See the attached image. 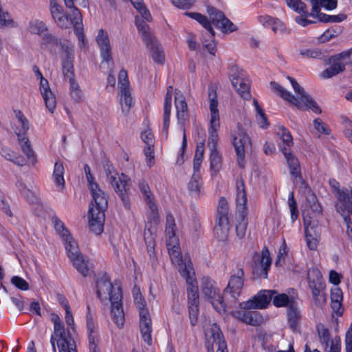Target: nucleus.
<instances>
[{"instance_id":"f257e3e1","label":"nucleus","mask_w":352,"mask_h":352,"mask_svg":"<svg viewBox=\"0 0 352 352\" xmlns=\"http://www.w3.org/2000/svg\"><path fill=\"white\" fill-rule=\"evenodd\" d=\"M96 294L98 298L102 301V296L107 299V295L111 303V314L113 320L119 328L124 326L125 321L122 308V292L120 286L115 287L111 283L109 276L103 274L96 279Z\"/></svg>"},{"instance_id":"f03ea898","label":"nucleus","mask_w":352,"mask_h":352,"mask_svg":"<svg viewBox=\"0 0 352 352\" xmlns=\"http://www.w3.org/2000/svg\"><path fill=\"white\" fill-rule=\"evenodd\" d=\"M287 78L289 80L294 91L300 96V101L278 83L272 81L270 85L274 91L277 92L282 98L293 104L297 108L302 109L304 104L308 109H311L314 113L318 114L321 113L322 111L317 102L305 92V89L297 81L290 76H287Z\"/></svg>"},{"instance_id":"7ed1b4c3","label":"nucleus","mask_w":352,"mask_h":352,"mask_svg":"<svg viewBox=\"0 0 352 352\" xmlns=\"http://www.w3.org/2000/svg\"><path fill=\"white\" fill-rule=\"evenodd\" d=\"M103 168L108 180L122 202L124 207L126 210H130L131 178L124 173H122L117 177L118 175V173L108 160L103 162Z\"/></svg>"},{"instance_id":"20e7f679","label":"nucleus","mask_w":352,"mask_h":352,"mask_svg":"<svg viewBox=\"0 0 352 352\" xmlns=\"http://www.w3.org/2000/svg\"><path fill=\"white\" fill-rule=\"evenodd\" d=\"M236 212L238 213L237 221L238 223L236 225V236L239 239L245 236L248 219H247V195L245 192V186L243 179L241 177L236 181Z\"/></svg>"},{"instance_id":"39448f33","label":"nucleus","mask_w":352,"mask_h":352,"mask_svg":"<svg viewBox=\"0 0 352 352\" xmlns=\"http://www.w3.org/2000/svg\"><path fill=\"white\" fill-rule=\"evenodd\" d=\"M208 98L210 100V110L211 113L210 126L209 128V137L208 145L210 150L217 149L218 133L217 128L219 126V114L218 110L217 94L215 88L210 86L208 88Z\"/></svg>"},{"instance_id":"423d86ee","label":"nucleus","mask_w":352,"mask_h":352,"mask_svg":"<svg viewBox=\"0 0 352 352\" xmlns=\"http://www.w3.org/2000/svg\"><path fill=\"white\" fill-rule=\"evenodd\" d=\"M201 293L210 302L214 309L219 314L226 312V304L215 283L210 277L204 276L201 280Z\"/></svg>"},{"instance_id":"0eeeda50","label":"nucleus","mask_w":352,"mask_h":352,"mask_svg":"<svg viewBox=\"0 0 352 352\" xmlns=\"http://www.w3.org/2000/svg\"><path fill=\"white\" fill-rule=\"evenodd\" d=\"M328 63L330 66L324 69L320 74L322 78H330L345 70L347 65L352 64V51L349 50L338 53L328 58Z\"/></svg>"},{"instance_id":"6e6552de","label":"nucleus","mask_w":352,"mask_h":352,"mask_svg":"<svg viewBox=\"0 0 352 352\" xmlns=\"http://www.w3.org/2000/svg\"><path fill=\"white\" fill-rule=\"evenodd\" d=\"M336 208L346 225V234L349 239L352 240V193L350 195L346 190L339 191Z\"/></svg>"},{"instance_id":"1a4fd4ad","label":"nucleus","mask_w":352,"mask_h":352,"mask_svg":"<svg viewBox=\"0 0 352 352\" xmlns=\"http://www.w3.org/2000/svg\"><path fill=\"white\" fill-rule=\"evenodd\" d=\"M54 333L56 338L59 352H77L74 339L68 332L66 333L65 327L58 315H53Z\"/></svg>"},{"instance_id":"9d476101","label":"nucleus","mask_w":352,"mask_h":352,"mask_svg":"<svg viewBox=\"0 0 352 352\" xmlns=\"http://www.w3.org/2000/svg\"><path fill=\"white\" fill-rule=\"evenodd\" d=\"M16 117L21 127L19 131L15 132L18 137V142L23 153L29 160L34 163L36 161L34 152L32 150L30 140L26 135V133L29 130V122L20 111L16 112Z\"/></svg>"},{"instance_id":"9b49d317","label":"nucleus","mask_w":352,"mask_h":352,"mask_svg":"<svg viewBox=\"0 0 352 352\" xmlns=\"http://www.w3.org/2000/svg\"><path fill=\"white\" fill-rule=\"evenodd\" d=\"M228 76L232 86L239 94L245 100L251 98L248 80L245 79V72L238 65L232 64L229 66Z\"/></svg>"},{"instance_id":"f8f14e48","label":"nucleus","mask_w":352,"mask_h":352,"mask_svg":"<svg viewBox=\"0 0 352 352\" xmlns=\"http://www.w3.org/2000/svg\"><path fill=\"white\" fill-rule=\"evenodd\" d=\"M180 274L186 279L188 305H199V292L197 281L195 278V271L192 265L188 264L180 270Z\"/></svg>"},{"instance_id":"ddd939ff","label":"nucleus","mask_w":352,"mask_h":352,"mask_svg":"<svg viewBox=\"0 0 352 352\" xmlns=\"http://www.w3.org/2000/svg\"><path fill=\"white\" fill-rule=\"evenodd\" d=\"M272 264V259L268 248L265 246L261 254L255 253L252 271L258 278H267L268 270Z\"/></svg>"},{"instance_id":"4468645a","label":"nucleus","mask_w":352,"mask_h":352,"mask_svg":"<svg viewBox=\"0 0 352 352\" xmlns=\"http://www.w3.org/2000/svg\"><path fill=\"white\" fill-rule=\"evenodd\" d=\"M244 272L242 268H238L230 276L228 286L224 289V294H230L235 302L239 296L244 285Z\"/></svg>"},{"instance_id":"2eb2a0df","label":"nucleus","mask_w":352,"mask_h":352,"mask_svg":"<svg viewBox=\"0 0 352 352\" xmlns=\"http://www.w3.org/2000/svg\"><path fill=\"white\" fill-rule=\"evenodd\" d=\"M279 147L286 158L293 182L296 184L298 183L304 184L305 181L302 177L300 165L298 158L291 152H289L287 147L281 146H279Z\"/></svg>"},{"instance_id":"dca6fc26","label":"nucleus","mask_w":352,"mask_h":352,"mask_svg":"<svg viewBox=\"0 0 352 352\" xmlns=\"http://www.w3.org/2000/svg\"><path fill=\"white\" fill-rule=\"evenodd\" d=\"M249 142L250 138L243 130L239 129L233 136L232 144L237 155L238 164L241 168L245 166V146Z\"/></svg>"},{"instance_id":"f3484780","label":"nucleus","mask_w":352,"mask_h":352,"mask_svg":"<svg viewBox=\"0 0 352 352\" xmlns=\"http://www.w3.org/2000/svg\"><path fill=\"white\" fill-rule=\"evenodd\" d=\"M274 294H276L275 290L261 291L252 300L244 302L243 308L245 309L265 308L272 300Z\"/></svg>"},{"instance_id":"a211bd4d","label":"nucleus","mask_w":352,"mask_h":352,"mask_svg":"<svg viewBox=\"0 0 352 352\" xmlns=\"http://www.w3.org/2000/svg\"><path fill=\"white\" fill-rule=\"evenodd\" d=\"M65 6L71 10L69 21L74 25L76 34L79 40L83 41V28L82 15L80 10L74 6V0H64Z\"/></svg>"},{"instance_id":"6ab92c4d","label":"nucleus","mask_w":352,"mask_h":352,"mask_svg":"<svg viewBox=\"0 0 352 352\" xmlns=\"http://www.w3.org/2000/svg\"><path fill=\"white\" fill-rule=\"evenodd\" d=\"M185 14L198 21L205 28L206 31L202 33V43L204 47L206 43L214 39L215 32L206 16L198 12H186Z\"/></svg>"},{"instance_id":"aec40b11","label":"nucleus","mask_w":352,"mask_h":352,"mask_svg":"<svg viewBox=\"0 0 352 352\" xmlns=\"http://www.w3.org/2000/svg\"><path fill=\"white\" fill-rule=\"evenodd\" d=\"M140 330L143 340L148 344H152V322L148 310H142L139 313Z\"/></svg>"},{"instance_id":"412c9836","label":"nucleus","mask_w":352,"mask_h":352,"mask_svg":"<svg viewBox=\"0 0 352 352\" xmlns=\"http://www.w3.org/2000/svg\"><path fill=\"white\" fill-rule=\"evenodd\" d=\"M96 41L100 47V54L102 58V63L106 62L113 63V58L111 56V47L109 43V36L104 30L100 29L98 31L96 36Z\"/></svg>"},{"instance_id":"4be33fe9","label":"nucleus","mask_w":352,"mask_h":352,"mask_svg":"<svg viewBox=\"0 0 352 352\" xmlns=\"http://www.w3.org/2000/svg\"><path fill=\"white\" fill-rule=\"evenodd\" d=\"M90 192L91 193L95 206L92 207L94 212H102L104 213L108 206V197L102 190L98 184H91Z\"/></svg>"},{"instance_id":"5701e85b","label":"nucleus","mask_w":352,"mask_h":352,"mask_svg":"<svg viewBox=\"0 0 352 352\" xmlns=\"http://www.w3.org/2000/svg\"><path fill=\"white\" fill-rule=\"evenodd\" d=\"M194 173L187 184L189 195L195 199H199L204 194L203 180L199 171L193 170Z\"/></svg>"},{"instance_id":"b1692460","label":"nucleus","mask_w":352,"mask_h":352,"mask_svg":"<svg viewBox=\"0 0 352 352\" xmlns=\"http://www.w3.org/2000/svg\"><path fill=\"white\" fill-rule=\"evenodd\" d=\"M234 316L241 322L252 325H261L263 321V316L257 311L242 310L233 314Z\"/></svg>"},{"instance_id":"393cba45","label":"nucleus","mask_w":352,"mask_h":352,"mask_svg":"<svg viewBox=\"0 0 352 352\" xmlns=\"http://www.w3.org/2000/svg\"><path fill=\"white\" fill-rule=\"evenodd\" d=\"M93 208H89L88 218L90 230L96 235H100L103 232L104 222L105 219L104 213L102 212H94Z\"/></svg>"},{"instance_id":"a878e982","label":"nucleus","mask_w":352,"mask_h":352,"mask_svg":"<svg viewBox=\"0 0 352 352\" xmlns=\"http://www.w3.org/2000/svg\"><path fill=\"white\" fill-rule=\"evenodd\" d=\"M39 79L40 91L45 106L51 113H53L56 105V97L50 89L47 80L44 78L43 76L39 78Z\"/></svg>"},{"instance_id":"bb28decb","label":"nucleus","mask_w":352,"mask_h":352,"mask_svg":"<svg viewBox=\"0 0 352 352\" xmlns=\"http://www.w3.org/2000/svg\"><path fill=\"white\" fill-rule=\"evenodd\" d=\"M139 188L144 196V200L148 205V207L152 212L153 214V219L155 223L158 222V213H157V207L156 204L153 201V196L151 192L150 187L148 183L142 180L139 182Z\"/></svg>"},{"instance_id":"cd10ccee","label":"nucleus","mask_w":352,"mask_h":352,"mask_svg":"<svg viewBox=\"0 0 352 352\" xmlns=\"http://www.w3.org/2000/svg\"><path fill=\"white\" fill-rule=\"evenodd\" d=\"M322 208L318 201L316 196L314 193L307 195L306 197V203L305 204V210L302 212L305 223L307 222L306 217L309 218L313 217L311 214H319L322 212Z\"/></svg>"},{"instance_id":"c85d7f7f","label":"nucleus","mask_w":352,"mask_h":352,"mask_svg":"<svg viewBox=\"0 0 352 352\" xmlns=\"http://www.w3.org/2000/svg\"><path fill=\"white\" fill-rule=\"evenodd\" d=\"M206 336H210L213 338V341L218 346L217 352H225L227 349L226 342L220 327L215 323L212 324L208 329L206 331Z\"/></svg>"},{"instance_id":"c756f323","label":"nucleus","mask_w":352,"mask_h":352,"mask_svg":"<svg viewBox=\"0 0 352 352\" xmlns=\"http://www.w3.org/2000/svg\"><path fill=\"white\" fill-rule=\"evenodd\" d=\"M175 105L179 122H184L188 118V109L185 98L180 91L175 92Z\"/></svg>"},{"instance_id":"7c9ffc66","label":"nucleus","mask_w":352,"mask_h":352,"mask_svg":"<svg viewBox=\"0 0 352 352\" xmlns=\"http://www.w3.org/2000/svg\"><path fill=\"white\" fill-rule=\"evenodd\" d=\"M144 43L146 47L150 50L153 61L158 64H163L165 60L164 52L156 38L155 37Z\"/></svg>"},{"instance_id":"2f4dec72","label":"nucleus","mask_w":352,"mask_h":352,"mask_svg":"<svg viewBox=\"0 0 352 352\" xmlns=\"http://www.w3.org/2000/svg\"><path fill=\"white\" fill-rule=\"evenodd\" d=\"M230 228L229 219H217L216 225L213 229L214 236L219 241H226L228 238Z\"/></svg>"},{"instance_id":"473e14b6","label":"nucleus","mask_w":352,"mask_h":352,"mask_svg":"<svg viewBox=\"0 0 352 352\" xmlns=\"http://www.w3.org/2000/svg\"><path fill=\"white\" fill-rule=\"evenodd\" d=\"M305 240L307 242V245L310 250H314L316 249L318 245L316 238L319 235V233L318 232V227H314V226H311L310 221L305 222Z\"/></svg>"},{"instance_id":"72a5a7b5","label":"nucleus","mask_w":352,"mask_h":352,"mask_svg":"<svg viewBox=\"0 0 352 352\" xmlns=\"http://www.w3.org/2000/svg\"><path fill=\"white\" fill-rule=\"evenodd\" d=\"M73 265L83 276L89 275V270L91 267L89 259L87 256L80 254L77 256L70 258Z\"/></svg>"},{"instance_id":"f704fd0d","label":"nucleus","mask_w":352,"mask_h":352,"mask_svg":"<svg viewBox=\"0 0 352 352\" xmlns=\"http://www.w3.org/2000/svg\"><path fill=\"white\" fill-rule=\"evenodd\" d=\"M300 312L297 307V303L292 304L287 308V320L289 327L293 331H297L299 327Z\"/></svg>"},{"instance_id":"c9c22d12","label":"nucleus","mask_w":352,"mask_h":352,"mask_svg":"<svg viewBox=\"0 0 352 352\" xmlns=\"http://www.w3.org/2000/svg\"><path fill=\"white\" fill-rule=\"evenodd\" d=\"M61 43H69L67 41H60L52 34H45L42 38L41 45L45 46L51 53H56V50Z\"/></svg>"},{"instance_id":"e433bc0d","label":"nucleus","mask_w":352,"mask_h":352,"mask_svg":"<svg viewBox=\"0 0 352 352\" xmlns=\"http://www.w3.org/2000/svg\"><path fill=\"white\" fill-rule=\"evenodd\" d=\"M296 298L292 295H288L287 294H276L273 295L272 302L273 305L276 307H289L292 304L296 302Z\"/></svg>"},{"instance_id":"4c0bfd02","label":"nucleus","mask_w":352,"mask_h":352,"mask_svg":"<svg viewBox=\"0 0 352 352\" xmlns=\"http://www.w3.org/2000/svg\"><path fill=\"white\" fill-rule=\"evenodd\" d=\"M120 95L122 111L124 115H126L133 104V99L129 88L122 87V89H120Z\"/></svg>"},{"instance_id":"58836bf2","label":"nucleus","mask_w":352,"mask_h":352,"mask_svg":"<svg viewBox=\"0 0 352 352\" xmlns=\"http://www.w3.org/2000/svg\"><path fill=\"white\" fill-rule=\"evenodd\" d=\"M178 249L177 247L173 246L171 249H169L168 253L172 263L177 267L180 272V270H183L186 265L188 264L192 265V264L190 260L188 261L183 260L182 256Z\"/></svg>"},{"instance_id":"ea45409f","label":"nucleus","mask_w":352,"mask_h":352,"mask_svg":"<svg viewBox=\"0 0 352 352\" xmlns=\"http://www.w3.org/2000/svg\"><path fill=\"white\" fill-rule=\"evenodd\" d=\"M0 153L5 159L12 162L14 164L19 166H23L26 163L25 160L23 157L20 156L8 147L1 148Z\"/></svg>"},{"instance_id":"a19ab883","label":"nucleus","mask_w":352,"mask_h":352,"mask_svg":"<svg viewBox=\"0 0 352 352\" xmlns=\"http://www.w3.org/2000/svg\"><path fill=\"white\" fill-rule=\"evenodd\" d=\"M63 241H65V250L69 259L82 254L79 251L77 243L74 241L72 235H67Z\"/></svg>"},{"instance_id":"79ce46f5","label":"nucleus","mask_w":352,"mask_h":352,"mask_svg":"<svg viewBox=\"0 0 352 352\" xmlns=\"http://www.w3.org/2000/svg\"><path fill=\"white\" fill-rule=\"evenodd\" d=\"M69 82V94L72 99L75 103H79L82 101L83 94L80 88L79 85L75 80L74 78L70 76Z\"/></svg>"},{"instance_id":"37998d69","label":"nucleus","mask_w":352,"mask_h":352,"mask_svg":"<svg viewBox=\"0 0 352 352\" xmlns=\"http://www.w3.org/2000/svg\"><path fill=\"white\" fill-rule=\"evenodd\" d=\"M144 241L151 261L154 263L156 261V256L155 253V238L149 229L147 232H144Z\"/></svg>"},{"instance_id":"c03bdc74","label":"nucleus","mask_w":352,"mask_h":352,"mask_svg":"<svg viewBox=\"0 0 352 352\" xmlns=\"http://www.w3.org/2000/svg\"><path fill=\"white\" fill-rule=\"evenodd\" d=\"M135 25L138 32L141 33L144 43L155 38L150 31L148 25L144 20H140L136 17Z\"/></svg>"},{"instance_id":"a18cd8bd","label":"nucleus","mask_w":352,"mask_h":352,"mask_svg":"<svg viewBox=\"0 0 352 352\" xmlns=\"http://www.w3.org/2000/svg\"><path fill=\"white\" fill-rule=\"evenodd\" d=\"M64 167L62 163L56 162L53 173V178L57 186H60L63 189L65 187V179L63 177Z\"/></svg>"},{"instance_id":"49530a36","label":"nucleus","mask_w":352,"mask_h":352,"mask_svg":"<svg viewBox=\"0 0 352 352\" xmlns=\"http://www.w3.org/2000/svg\"><path fill=\"white\" fill-rule=\"evenodd\" d=\"M308 278L309 280V287L311 289L313 298L316 302L319 301L320 297H322L320 294L324 288V285L319 277L317 278V280H311L309 272H308Z\"/></svg>"},{"instance_id":"de8ad7c7","label":"nucleus","mask_w":352,"mask_h":352,"mask_svg":"<svg viewBox=\"0 0 352 352\" xmlns=\"http://www.w3.org/2000/svg\"><path fill=\"white\" fill-rule=\"evenodd\" d=\"M28 30L31 34L40 35L46 32L47 28L42 21L33 19L29 22Z\"/></svg>"},{"instance_id":"09e8293b","label":"nucleus","mask_w":352,"mask_h":352,"mask_svg":"<svg viewBox=\"0 0 352 352\" xmlns=\"http://www.w3.org/2000/svg\"><path fill=\"white\" fill-rule=\"evenodd\" d=\"M204 148L205 144L204 141L197 144L193 160V170L199 171L200 170V166L204 158Z\"/></svg>"},{"instance_id":"8fccbe9b","label":"nucleus","mask_w":352,"mask_h":352,"mask_svg":"<svg viewBox=\"0 0 352 352\" xmlns=\"http://www.w3.org/2000/svg\"><path fill=\"white\" fill-rule=\"evenodd\" d=\"M208 13L210 18V21L209 20V21L211 25H214L216 28L219 25L223 19L226 17L225 14L221 11L217 10L214 7H208Z\"/></svg>"},{"instance_id":"3c124183","label":"nucleus","mask_w":352,"mask_h":352,"mask_svg":"<svg viewBox=\"0 0 352 352\" xmlns=\"http://www.w3.org/2000/svg\"><path fill=\"white\" fill-rule=\"evenodd\" d=\"M286 3L287 6L294 10L296 12L305 16L309 15L306 5L301 0H286Z\"/></svg>"},{"instance_id":"603ef678","label":"nucleus","mask_w":352,"mask_h":352,"mask_svg":"<svg viewBox=\"0 0 352 352\" xmlns=\"http://www.w3.org/2000/svg\"><path fill=\"white\" fill-rule=\"evenodd\" d=\"M61 50L65 54L62 65H73L74 47L69 43H61Z\"/></svg>"},{"instance_id":"864d4df0","label":"nucleus","mask_w":352,"mask_h":352,"mask_svg":"<svg viewBox=\"0 0 352 352\" xmlns=\"http://www.w3.org/2000/svg\"><path fill=\"white\" fill-rule=\"evenodd\" d=\"M217 219H229L228 204L225 197H221L219 201Z\"/></svg>"},{"instance_id":"5fc2aeb1","label":"nucleus","mask_w":352,"mask_h":352,"mask_svg":"<svg viewBox=\"0 0 352 352\" xmlns=\"http://www.w3.org/2000/svg\"><path fill=\"white\" fill-rule=\"evenodd\" d=\"M210 160L211 170L218 172L221 167V155L217 149L210 150Z\"/></svg>"},{"instance_id":"6e6d98bb","label":"nucleus","mask_w":352,"mask_h":352,"mask_svg":"<svg viewBox=\"0 0 352 352\" xmlns=\"http://www.w3.org/2000/svg\"><path fill=\"white\" fill-rule=\"evenodd\" d=\"M271 28L275 34H289L291 32L282 21L276 17L271 25Z\"/></svg>"},{"instance_id":"4d7b16f0","label":"nucleus","mask_w":352,"mask_h":352,"mask_svg":"<svg viewBox=\"0 0 352 352\" xmlns=\"http://www.w3.org/2000/svg\"><path fill=\"white\" fill-rule=\"evenodd\" d=\"M52 220L56 231L60 235L63 240L65 239L67 235H71L68 230L65 228L63 222L57 217H53Z\"/></svg>"},{"instance_id":"13d9d810","label":"nucleus","mask_w":352,"mask_h":352,"mask_svg":"<svg viewBox=\"0 0 352 352\" xmlns=\"http://www.w3.org/2000/svg\"><path fill=\"white\" fill-rule=\"evenodd\" d=\"M280 131L277 133L280 136V138L283 140L284 145H280L281 146H290L293 144V138L290 133V132L287 129L285 126H281L279 128Z\"/></svg>"},{"instance_id":"bf43d9fd","label":"nucleus","mask_w":352,"mask_h":352,"mask_svg":"<svg viewBox=\"0 0 352 352\" xmlns=\"http://www.w3.org/2000/svg\"><path fill=\"white\" fill-rule=\"evenodd\" d=\"M217 28L221 30V31L225 34L231 33L237 30L236 25L226 16L223 19V21Z\"/></svg>"},{"instance_id":"052dcab7","label":"nucleus","mask_w":352,"mask_h":352,"mask_svg":"<svg viewBox=\"0 0 352 352\" xmlns=\"http://www.w3.org/2000/svg\"><path fill=\"white\" fill-rule=\"evenodd\" d=\"M346 18L345 14H340L338 15H328L324 13L319 14V20L324 23H339L344 21Z\"/></svg>"},{"instance_id":"680f3d73","label":"nucleus","mask_w":352,"mask_h":352,"mask_svg":"<svg viewBox=\"0 0 352 352\" xmlns=\"http://www.w3.org/2000/svg\"><path fill=\"white\" fill-rule=\"evenodd\" d=\"M300 54L301 56H302L304 57H307V58H311L320 59V60L324 59V60H326L324 58L325 56H324V53L318 49L302 50H300Z\"/></svg>"},{"instance_id":"e2e57ef3","label":"nucleus","mask_w":352,"mask_h":352,"mask_svg":"<svg viewBox=\"0 0 352 352\" xmlns=\"http://www.w3.org/2000/svg\"><path fill=\"white\" fill-rule=\"evenodd\" d=\"M288 204L291 212V219L294 222L296 221L298 216V210L297 208V203L294 199V192H290L288 197Z\"/></svg>"},{"instance_id":"0e129e2a","label":"nucleus","mask_w":352,"mask_h":352,"mask_svg":"<svg viewBox=\"0 0 352 352\" xmlns=\"http://www.w3.org/2000/svg\"><path fill=\"white\" fill-rule=\"evenodd\" d=\"M340 28H331L326 30L319 38L321 43H325L337 36L340 33Z\"/></svg>"},{"instance_id":"69168bd1","label":"nucleus","mask_w":352,"mask_h":352,"mask_svg":"<svg viewBox=\"0 0 352 352\" xmlns=\"http://www.w3.org/2000/svg\"><path fill=\"white\" fill-rule=\"evenodd\" d=\"M176 227L175 219L173 214H168L166 215V232L169 237L174 236L175 235V228Z\"/></svg>"},{"instance_id":"338daca9","label":"nucleus","mask_w":352,"mask_h":352,"mask_svg":"<svg viewBox=\"0 0 352 352\" xmlns=\"http://www.w3.org/2000/svg\"><path fill=\"white\" fill-rule=\"evenodd\" d=\"M11 283L19 289L23 291H27L30 288L28 283L23 278L18 276H14L11 278Z\"/></svg>"},{"instance_id":"774afa93","label":"nucleus","mask_w":352,"mask_h":352,"mask_svg":"<svg viewBox=\"0 0 352 352\" xmlns=\"http://www.w3.org/2000/svg\"><path fill=\"white\" fill-rule=\"evenodd\" d=\"M50 3L51 14L54 19H56V18L63 14V8L56 2V0H50Z\"/></svg>"}]
</instances>
